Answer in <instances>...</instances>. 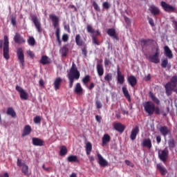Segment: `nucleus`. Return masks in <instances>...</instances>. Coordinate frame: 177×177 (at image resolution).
<instances>
[{
  "label": "nucleus",
  "mask_w": 177,
  "mask_h": 177,
  "mask_svg": "<svg viewBox=\"0 0 177 177\" xmlns=\"http://www.w3.org/2000/svg\"><path fill=\"white\" fill-rule=\"evenodd\" d=\"M145 81H150L151 80V75L150 74H148L147 76L145 77Z\"/></svg>",
  "instance_id": "62"
},
{
  "label": "nucleus",
  "mask_w": 177,
  "mask_h": 177,
  "mask_svg": "<svg viewBox=\"0 0 177 177\" xmlns=\"http://www.w3.org/2000/svg\"><path fill=\"white\" fill-rule=\"evenodd\" d=\"M165 50V56L168 57V59H172L174 57V54L172 53V50L169 48L168 46H165L164 47Z\"/></svg>",
  "instance_id": "17"
},
{
  "label": "nucleus",
  "mask_w": 177,
  "mask_h": 177,
  "mask_svg": "<svg viewBox=\"0 0 177 177\" xmlns=\"http://www.w3.org/2000/svg\"><path fill=\"white\" fill-rule=\"evenodd\" d=\"M28 43L29 45H31V46H34V45H35V39H34L32 37H30L28 40Z\"/></svg>",
  "instance_id": "46"
},
{
  "label": "nucleus",
  "mask_w": 177,
  "mask_h": 177,
  "mask_svg": "<svg viewBox=\"0 0 177 177\" xmlns=\"http://www.w3.org/2000/svg\"><path fill=\"white\" fill-rule=\"evenodd\" d=\"M111 137L109 134H104L102 137V146H106L110 142Z\"/></svg>",
  "instance_id": "27"
},
{
  "label": "nucleus",
  "mask_w": 177,
  "mask_h": 177,
  "mask_svg": "<svg viewBox=\"0 0 177 177\" xmlns=\"http://www.w3.org/2000/svg\"><path fill=\"white\" fill-rule=\"evenodd\" d=\"M49 17L52 21L54 28H56L55 37L57 38V42H58V45H59V46H62V39H60V28H59V17L51 14L49 15Z\"/></svg>",
  "instance_id": "2"
},
{
  "label": "nucleus",
  "mask_w": 177,
  "mask_h": 177,
  "mask_svg": "<svg viewBox=\"0 0 177 177\" xmlns=\"http://www.w3.org/2000/svg\"><path fill=\"white\" fill-rule=\"evenodd\" d=\"M159 131L164 138H166L167 135H171V130L167 126H162L159 129Z\"/></svg>",
  "instance_id": "11"
},
{
  "label": "nucleus",
  "mask_w": 177,
  "mask_h": 177,
  "mask_svg": "<svg viewBox=\"0 0 177 177\" xmlns=\"http://www.w3.org/2000/svg\"><path fill=\"white\" fill-rule=\"evenodd\" d=\"M15 89L19 93H21L22 92H24V89H23V88H21L20 86H16Z\"/></svg>",
  "instance_id": "55"
},
{
  "label": "nucleus",
  "mask_w": 177,
  "mask_h": 177,
  "mask_svg": "<svg viewBox=\"0 0 177 177\" xmlns=\"http://www.w3.org/2000/svg\"><path fill=\"white\" fill-rule=\"evenodd\" d=\"M81 50H82V53L84 56V57H86V56L88 55V50H87L86 44H84L83 46V47L81 48Z\"/></svg>",
  "instance_id": "44"
},
{
  "label": "nucleus",
  "mask_w": 177,
  "mask_h": 177,
  "mask_svg": "<svg viewBox=\"0 0 177 177\" xmlns=\"http://www.w3.org/2000/svg\"><path fill=\"white\" fill-rule=\"evenodd\" d=\"M169 149L171 150V149H174L175 146H176V142L174 138L170 137L168 140Z\"/></svg>",
  "instance_id": "31"
},
{
  "label": "nucleus",
  "mask_w": 177,
  "mask_h": 177,
  "mask_svg": "<svg viewBox=\"0 0 177 177\" xmlns=\"http://www.w3.org/2000/svg\"><path fill=\"white\" fill-rule=\"evenodd\" d=\"M157 169L160 172V174L162 176H165L167 175V169H165V167L162 165L161 163H158L156 165Z\"/></svg>",
  "instance_id": "18"
},
{
  "label": "nucleus",
  "mask_w": 177,
  "mask_h": 177,
  "mask_svg": "<svg viewBox=\"0 0 177 177\" xmlns=\"http://www.w3.org/2000/svg\"><path fill=\"white\" fill-rule=\"evenodd\" d=\"M158 48H156V52L153 55H150L148 57V60L151 62V63H155V64H158L160 63V58H158Z\"/></svg>",
  "instance_id": "9"
},
{
  "label": "nucleus",
  "mask_w": 177,
  "mask_h": 177,
  "mask_svg": "<svg viewBox=\"0 0 177 177\" xmlns=\"http://www.w3.org/2000/svg\"><path fill=\"white\" fill-rule=\"evenodd\" d=\"M86 31L88 32V34L92 35V42L94 45H100V43L99 42V40L96 38V36L100 35V32L99 30H95L92 26L87 25L86 26Z\"/></svg>",
  "instance_id": "3"
},
{
  "label": "nucleus",
  "mask_w": 177,
  "mask_h": 177,
  "mask_svg": "<svg viewBox=\"0 0 177 177\" xmlns=\"http://www.w3.org/2000/svg\"><path fill=\"white\" fill-rule=\"evenodd\" d=\"M127 81L132 87L135 86L136 84H138V80L133 75L129 76L127 78Z\"/></svg>",
  "instance_id": "21"
},
{
  "label": "nucleus",
  "mask_w": 177,
  "mask_h": 177,
  "mask_svg": "<svg viewBox=\"0 0 177 177\" xmlns=\"http://www.w3.org/2000/svg\"><path fill=\"white\" fill-rule=\"evenodd\" d=\"M107 34L109 35V37H111L112 38H114V39H116L118 41L119 38L118 36L117 35V32H115V29L114 28H109L107 30Z\"/></svg>",
  "instance_id": "19"
},
{
  "label": "nucleus",
  "mask_w": 177,
  "mask_h": 177,
  "mask_svg": "<svg viewBox=\"0 0 177 177\" xmlns=\"http://www.w3.org/2000/svg\"><path fill=\"white\" fill-rule=\"evenodd\" d=\"M3 53L6 60L10 59V56L9 55V37L7 35H5L3 37Z\"/></svg>",
  "instance_id": "4"
},
{
  "label": "nucleus",
  "mask_w": 177,
  "mask_h": 177,
  "mask_svg": "<svg viewBox=\"0 0 177 177\" xmlns=\"http://www.w3.org/2000/svg\"><path fill=\"white\" fill-rule=\"evenodd\" d=\"M154 113L155 114H156L157 115H160L161 114V112L160 111V107L158 106H154Z\"/></svg>",
  "instance_id": "52"
},
{
  "label": "nucleus",
  "mask_w": 177,
  "mask_h": 177,
  "mask_svg": "<svg viewBox=\"0 0 177 177\" xmlns=\"http://www.w3.org/2000/svg\"><path fill=\"white\" fill-rule=\"evenodd\" d=\"M165 89H170L174 91V87L172 86V84L171 82H167L165 86Z\"/></svg>",
  "instance_id": "48"
},
{
  "label": "nucleus",
  "mask_w": 177,
  "mask_h": 177,
  "mask_svg": "<svg viewBox=\"0 0 177 177\" xmlns=\"http://www.w3.org/2000/svg\"><path fill=\"white\" fill-rule=\"evenodd\" d=\"M17 59L21 64L22 67H24V52L23 51V48H19L17 51Z\"/></svg>",
  "instance_id": "8"
},
{
  "label": "nucleus",
  "mask_w": 177,
  "mask_h": 177,
  "mask_svg": "<svg viewBox=\"0 0 177 177\" xmlns=\"http://www.w3.org/2000/svg\"><path fill=\"white\" fill-rule=\"evenodd\" d=\"M60 52L62 57H66V56H67V53H68V48H67L66 46H64L60 49Z\"/></svg>",
  "instance_id": "39"
},
{
  "label": "nucleus",
  "mask_w": 177,
  "mask_h": 177,
  "mask_svg": "<svg viewBox=\"0 0 177 177\" xmlns=\"http://www.w3.org/2000/svg\"><path fill=\"white\" fill-rule=\"evenodd\" d=\"M149 23L151 27H154V20H153V18H148Z\"/></svg>",
  "instance_id": "60"
},
{
  "label": "nucleus",
  "mask_w": 177,
  "mask_h": 177,
  "mask_svg": "<svg viewBox=\"0 0 177 177\" xmlns=\"http://www.w3.org/2000/svg\"><path fill=\"white\" fill-rule=\"evenodd\" d=\"M68 162H80L78 157L77 156L71 155L67 158Z\"/></svg>",
  "instance_id": "30"
},
{
  "label": "nucleus",
  "mask_w": 177,
  "mask_h": 177,
  "mask_svg": "<svg viewBox=\"0 0 177 177\" xmlns=\"http://www.w3.org/2000/svg\"><path fill=\"white\" fill-rule=\"evenodd\" d=\"M117 74H118V82L120 85H122L124 84V82L125 81V77H124V75L121 73V71H120V67H118L117 68Z\"/></svg>",
  "instance_id": "22"
},
{
  "label": "nucleus",
  "mask_w": 177,
  "mask_h": 177,
  "mask_svg": "<svg viewBox=\"0 0 177 177\" xmlns=\"http://www.w3.org/2000/svg\"><path fill=\"white\" fill-rule=\"evenodd\" d=\"M40 63L43 64V66H45V64H49L50 61H49V57H48V56L43 55L40 59Z\"/></svg>",
  "instance_id": "32"
},
{
  "label": "nucleus",
  "mask_w": 177,
  "mask_h": 177,
  "mask_svg": "<svg viewBox=\"0 0 177 177\" xmlns=\"http://www.w3.org/2000/svg\"><path fill=\"white\" fill-rule=\"evenodd\" d=\"M91 81V76L89 75H85L82 80V82L85 85L86 84H88V82H89Z\"/></svg>",
  "instance_id": "42"
},
{
  "label": "nucleus",
  "mask_w": 177,
  "mask_h": 177,
  "mask_svg": "<svg viewBox=\"0 0 177 177\" xmlns=\"http://www.w3.org/2000/svg\"><path fill=\"white\" fill-rule=\"evenodd\" d=\"M32 21L35 24V28L37 30V32L41 34L42 32V26L41 25V21L38 19V17L36 15H32L31 17Z\"/></svg>",
  "instance_id": "7"
},
{
  "label": "nucleus",
  "mask_w": 177,
  "mask_h": 177,
  "mask_svg": "<svg viewBox=\"0 0 177 177\" xmlns=\"http://www.w3.org/2000/svg\"><path fill=\"white\" fill-rule=\"evenodd\" d=\"M149 97H151V100H153L156 104H160V100L154 95V94L152 92H149Z\"/></svg>",
  "instance_id": "37"
},
{
  "label": "nucleus",
  "mask_w": 177,
  "mask_h": 177,
  "mask_svg": "<svg viewBox=\"0 0 177 177\" xmlns=\"http://www.w3.org/2000/svg\"><path fill=\"white\" fill-rule=\"evenodd\" d=\"M60 85H62V78L57 77L54 82V88L56 91L60 89Z\"/></svg>",
  "instance_id": "28"
},
{
  "label": "nucleus",
  "mask_w": 177,
  "mask_h": 177,
  "mask_svg": "<svg viewBox=\"0 0 177 177\" xmlns=\"http://www.w3.org/2000/svg\"><path fill=\"white\" fill-rule=\"evenodd\" d=\"M124 21L127 24H131V19L128 17H124Z\"/></svg>",
  "instance_id": "61"
},
{
  "label": "nucleus",
  "mask_w": 177,
  "mask_h": 177,
  "mask_svg": "<svg viewBox=\"0 0 177 177\" xmlns=\"http://www.w3.org/2000/svg\"><path fill=\"white\" fill-rule=\"evenodd\" d=\"M144 110L149 115H153L154 114L155 105L153 102L148 101L143 104Z\"/></svg>",
  "instance_id": "6"
},
{
  "label": "nucleus",
  "mask_w": 177,
  "mask_h": 177,
  "mask_svg": "<svg viewBox=\"0 0 177 177\" xmlns=\"http://www.w3.org/2000/svg\"><path fill=\"white\" fill-rule=\"evenodd\" d=\"M14 41L15 44H24L26 42V40H24V38L21 37V35L20 33H16L15 35L14 36Z\"/></svg>",
  "instance_id": "15"
},
{
  "label": "nucleus",
  "mask_w": 177,
  "mask_h": 177,
  "mask_svg": "<svg viewBox=\"0 0 177 177\" xmlns=\"http://www.w3.org/2000/svg\"><path fill=\"white\" fill-rule=\"evenodd\" d=\"M66 77L69 81V88H71L74 85V81H78L81 77V73H80V71H78V68H77L75 63L73 62Z\"/></svg>",
  "instance_id": "1"
},
{
  "label": "nucleus",
  "mask_w": 177,
  "mask_h": 177,
  "mask_svg": "<svg viewBox=\"0 0 177 177\" xmlns=\"http://www.w3.org/2000/svg\"><path fill=\"white\" fill-rule=\"evenodd\" d=\"M122 89L123 95H124L126 99H127L129 102H131V95H129L128 88H127V87L125 86H123Z\"/></svg>",
  "instance_id": "29"
},
{
  "label": "nucleus",
  "mask_w": 177,
  "mask_h": 177,
  "mask_svg": "<svg viewBox=\"0 0 177 177\" xmlns=\"http://www.w3.org/2000/svg\"><path fill=\"white\" fill-rule=\"evenodd\" d=\"M64 30H66V31H67V32H68L70 34V32H71V30H70V25L66 24L64 25Z\"/></svg>",
  "instance_id": "58"
},
{
  "label": "nucleus",
  "mask_w": 177,
  "mask_h": 177,
  "mask_svg": "<svg viewBox=\"0 0 177 177\" xmlns=\"http://www.w3.org/2000/svg\"><path fill=\"white\" fill-rule=\"evenodd\" d=\"M165 91H166V95L167 96H171L172 95V91L173 90L165 88Z\"/></svg>",
  "instance_id": "59"
},
{
  "label": "nucleus",
  "mask_w": 177,
  "mask_h": 177,
  "mask_svg": "<svg viewBox=\"0 0 177 177\" xmlns=\"http://www.w3.org/2000/svg\"><path fill=\"white\" fill-rule=\"evenodd\" d=\"M149 41H150V39L146 40L145 39L140 41L142 46H146V45H147V42H149Z\"/></svg>",
  "instance_id": "53"
},
{
  "label": "nucleus",
  "mask_w": 177,
  "mask_h": 177,
  "mask_svg": "<svg viewBox=\"0 0 177 177\" xmlns=\"http://www.w3.org/2000/svg\"><path fill=\"white\" fill-rule=\"evenodd\" d=\"M104 80L106 81V82H109V84H110V82L113 80V74L107 73L104 76Z\"/></svg>",
  "instance_id": "43"
},
{
  "label": "nucleus",
  "mask_w": 177,
  "mask_h": 177,
  "mask_svg": "<svg viewBox=\"0 0 177 177\" xmlns=\"http://www.w3.org/2000/svg\"><path fill=\"white\" fill-rule=\"evenodd\" d=\"M32 142L33 146H44V141L41 138H32Z\"/></svg>",
  "instance_id": "24"
},
{
  "label": "nucleus",
  "mask_w": 177,
  "mask_h": 177,
  "mask_svg": "<svg viewBox=\"0 0 177 177\" xmlns=\"http://www.w3.org/2000/svg\"><path fill=\"white\" fill-rule=\"evenodd\" d=\"M140 130L139 127L136 126L135 128H133L131 130V134H130V139L131 140H135L136 139V136L139 134Z\"/></svg>",
  "instance_id": "13"
},
{
  "label": "nucleus",
  "mask_w": 177,
  "mask_h": 177,
  "mask_svg": "<svg viewBox=\"0 0 177 177\" xmlns=\"http://www.w3.org/2000/svg\"><path fill=\"white\" fill-rule=\"evenodd\" d=\"M82 86H81V83H77L75 86L74 92L75 93H77V95H80V93L82 92Z\"/></svg>",
  "instance_id": "33"
},
{
  "label": "nucleus",
  "mask_w": 177,
  "mask_h": 177,
  "mask_svg": "<svg viewBox=\"0 0 177 177\" xmlns=\"http://www.w3.org/2000/svg\"><path fill=\"white\" fill-rule=\"evenodd\" d=\"M21 172L26 176H28V166L26 164H23Z\"/></svg>",
  "instance_id": "38"
},
{
  "label": "nucleus",
  "mask_w": 177,
  "mask_h": 177,
  "mask_svg": "<svg viewBox=\"0 0 177 177\" xmlns=\"http://www.w3.org/2000/svg\"><path fill=\"white\" fill-rule=\"evenodd\" d=\"M11 23H12V26L16 25V18L15 17H12L11 18Z\"/></svg>",
  "instance_id": "64"
},
{
  "label": "nucleus",
  "mask_w": 177,
  "mask_h": 177,
  "mask_svg": "<svg viewBox=\"0 0 177 177\" xmlns=\"http://www.w3.org/2000/svg\"><path fill=\"white\" fill-rule=\"evenodd\" d=\"M75 43L77 46H84L85 45V42H84V40H82V38L81 37L80 34H77L75 36Z\"/></svg>",
  "instance_id": "23"
},
{
  "label": "nucleus",
  "mask_w": 177,
  "mask_h": 177,
  "mask_svg": "<svg viewBox=\"0 0 177 177\" xmlns=\"http://www.w3.org/2000/svg\"><path fill=\"white\" fill-rule=\"evenodd\" d=\"M113 128L115 131L120 132V133H122L125 131V126L121 123H115L113 125Z\"/></svg>",
  "instance_id": "16"
},
{
  "label": "nucleus",
  "mask_w": 177,
  "mask_h": 177,
  "mask_svg": "<svg viewBox=\"0 0 177 177\" xmlns=\"http://www.w3.org/2000/svg\"><path fill=\"white\" fill-rule=\"evenodd\" d=\"M102 6H103V8L106 9V10H109V9H110V4L107 1L104 2L102 3Z\"/></svg>",
  "instance_id": "49"
},
{
  "label": "nucleus",
  "mask_w": 177,
  "mask_h": 177,
  "mask_svg": "<svg viewBox=\"0 0 177 177\" xmlns=\"http://www.w3.org/2000/svg\"><path fill=\"white\" fill-rule=\"evenodd\" d=\"M91 151H92V143H91L90 142H88L86 144V153L87 156H89Z\"/></svg>",
  "instance_id": "35"
},
{
  "label": "nucleus",
  "mask_w": 177,
  "mask_h": 177,
  "mask_svg": "<svg viewBox=\"0 0 177 177\" xmlns=\"http://www.w3.org/2000/svg\"><path fill=\"white\" fill-rule=\"evenodd\" d=\"M104 63L105 67H108V66H110L111 61H110V59H109L108 58H105Z\"/></svg>",
  "instance_id": "51"
},
{
  "label": "nucleus",
  "mask_w": 177,
  "mask_h": 177,
  "mask_svg": "<svg viewBox=\"0 0 177 177\" xmlns=\"http://www.w3.org/2000/svg\"><path fill=\"white\" fill-rule=\"evenodd\" d=\"M97 159H98V164L100 167H107L109 165V162L106 160V159L103 158V156L100 153L97 154Z\"/></svg>",
  "instance_id": "12"
},
{
  "label": "nucleus",
  "mask_w": 177,
  "mask_h": 177,
  "mask_svg": "<svg viewBox=\"0 0 177 177\" xmlns=\"http://www.w3.org/2000/svg\"><path fill=\"white\" fill-rule=\"evenodd\" d=\"M167 66H168V59L165 58L162 59L161 67L162 68H167Z\"/></svg>",
  "instance_id": "45"
},
{
  "label": "nucleus",
  "mask_w": 177,
  "mask_h": 177,
  "mask_svg": "<svg viewBox=\"0 0 177 177\" xmlns=\"http://www.w3.org/2000/svg\"><path fill=\"white\" fill-rule=\"evenodd\" d=\"M142 147H147L150 150L151 147H153V145L151 144V140L150 138H145L142 142Z\"/></svg>",
  "instance_id": "14"
},
{
  "label": "nucleus",
  "mask_w": 177,
  "mask_h": 177,
  "mask_svg": "<svg viewBox=\"0 0 177 177\" xmlns=\"http://www.w3.org/2000/svg\"><path fill=\"white\" fill-rule=\"evenodd\" d=\"M23 164H26V163H25V162H23L21 161V159L18 158V159H17V166H18V167H23Z\"/></svg>",
  "instance_id": "57"
},
{
  "label": "nucleus",
  "mask_w": 177,
  "mask_h": 177,
  "mask_svg": "<svg viewBox=\"0 0 177 177\" xmlns=\"http://www.w3.org/2000/svg\"><path fill=\"white\" fill-rule=\"evenodd\" d=\"M20 97L22 100H27L28 99V93L24 91L22 93H19Z\"/></svg>",
  "instance_id": "41"
},
{
  "label": "nucleus",
  "mask_w": 177,
  "mask_h": 177,
  "mask_svg": "<svg viewBox=\"0 0 177 177\" xmlns=\"http://www.w3.org/2000/svg\"><path fill=\"white\" fill-rule=\"evenodd\" d=\"M156 142H157L158 145H160V143H161V136H158L156 137Z\"/></svg>",
  "instance_id": "63"
},
{
  "label": "nucleus",
  "mask_w": 177,
  "mask_h": 177,
  "mask_svg": "<svg viewBox=\"0 0 177 177\" xmlns=\"http://www.w3.org/2000/svg\"><path fill=\"white\" fill-rule=\"evenodd\" d=\"M158 158L160 161H162V162L168 161V158H169V151L168 148L165 147L164 149H158Z\"/></svg>",
  "instance_id": "5"
},
{
  "label": "nucleus",
  "mask_w": 177,
  "mask_h": 177,
  "mask_svg": "<svg viewBox=\"0 0 177 177\" xmlns=\"http://www.w3.org/2000/svg\"><path fill=\"white\" fill-rule=\"evenodd\" d=\"M149 10L152 15H153V16H157V15H160V8L154 5H151L149 7Z\"/></svg>",
  "instance_id": "20"
},
{
  "label": "nucleus",
  "mask_w": 177,
  "mask_h": 177,
  "mask_svg": "<svg viewBox=\"0 0 177 177\" xmlns=\"http://www.w3.org/2000/svg\"><path fill=\"white\" fill-rule=\"evenodd\" d=\"M160 5L165 12H175V7L167 3L165 1H161Z\"/></svg>",
  "instance_id": "10"
},
{
  "label": "nucleus",
  "mask_w": 177,
  "mask_h": 177,
  "mask_svg": "<svg viewBox=\"0 0 177 177\" xmlns=\"http://www.w3.org/2000/svg\"><path fill=\"white\" fill-rule=\"evenodd\" d=\"M97 73L99 77L103 76V74H104V68H103L102 64H97Z\"/></svg>",
  "instance_id": "25"
},
{
  "label": "nucleus",
  "mask_w": 177,
  "mask_h": 177,
  "mask_svg": "<svg viewBox=\"0 0 177 177\" xmlns=\"http://www.w3.org/2000/svg\"><path fill=\"white\" fill-rule=\"evenodd\" d=\"M7 114L8 115H11L12 118H16V112L15 109L12 107H8L7 109Z\"/></svg>",
  "instance_id": "34"
},
{
  "label": "nucleus",
  "mask_w": 177,
  "mask_h": 177,
  "mask_svg": "<svg viewBox=\"0 0 177 177\" xmlns=\"http://www.w3.org/2000/svg\"><path fill=\"white\" fill-rule=\"evenodd\" d=\"M35 124H39L41 122V116L37 115L34 118Z\"/></svg>",
  "instance_id": "50"
},
{
  "label": "nucleus",
  "mask_w": 177,
  "mask_h": 177,
  "mask_svg": "<svg viewBox=\"0 0 177 177\" xmlns=\"http://www.w3.org/2000/svg\"><path fill=\"white\" fill-rule=\"evenodd\" d=\"M31 127L30 125H26L25 126L24 129V131L22 133V136H27L28 135H30V133H31Z\"/></svg>",
  "instance_id": "26"
},
{
  "label": "nucleus",
  "mask_w": 177,
  "mask_h": 177,
  "mask_svg": "<svg viewBox=\"0 0 177 177\" xmlns=\"http://www.w3.org/2000/svg\"><path fill=\"white\" fill-rule=\"evenodd\" d=\"M170 83L173 88H176L177 86V76H173L171 79Z\"/></svg>",
  "instance_id": "40"
},
{
  "label": "nucleus",
  "mask_w": 177,
  "mask_h": 177,
  "mask_svg": "<svg viewBox=\"0 0 177 177\" xmlns=\"http://www.w3.org/2000/svg\"><path fill=\"white\" fill-rule=\"evenodd\" d=\"M95 106H96L97 109H102V102H100V101H99V100H97L95 102Z\"/></svg>",
  "instance_id": "56"
},
{
  "label": "nucleus",
  "mask_w": 177,
  "mask_h": 177,
  "mask_svg": "<svg viewBox=\"0 0 177 177\" xmlns=\"http://www.w3.org/2000/svg\"><path fill=\"white\" fill-rule=\"evenodd\" d=\"M67 153H68L67 147L66 146H62L60 147L59 156H61V157H64V156H66Z\"/></svg>",
  "instance_id": "36"
},
{
  "label": "nucleus",
  "mask_w": 177,
  "mask_h": 177,
  "mask_svg": "<svg viewBox=\"0 0 177 177\" xmlns=\"http://www.w3.org/2000/svg\"><path fill=\"white\" fill-rule=\"evenodd\" d=\"M62 41H64V42H67L68 41V35L64 34L62 35Z\"/></svg>",
  "instance_id": "54"
},
{
  "label": "nucleus",
  "mask_w": 177,
  "mask_h": 177,
  "mask_svg": "<svg viewBox=\"0 0 177 177\" xmlns=\"http://www.w3.org/2000/svg\"><path fill=\"white\" fill-rule=\"evenodd\" d=\"M93 6L96 12H100V7H99V5H97L96 1L93 2Z\"/></svg>",
  "instance_id": "47"
}]
</instances>
